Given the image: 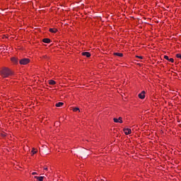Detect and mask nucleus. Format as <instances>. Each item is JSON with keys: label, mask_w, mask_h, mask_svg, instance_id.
<instances>
[{"label": "nucleus", "mask_w": 181, "mask_h": 181, "mask_svg": "<svg viewBox=\"0 0 181 181\" xmlns=\"http://www.w3.org/2000/svg\"><path fill=\"white\" fill-rule=\"evenodd\" d=\"M1 74H2L3 77H8V76H9L11 74V70H9V69H8V68H4L1 71Z\"/></svg>", "instance_id": "f257e3e1"}, {"label": "nucleus", "mask_w": 181, "mask_h": 181, "mask_svg": "<svg viewBox=\"0 0 181 181\" xmlns=\"http://www.w3.org/2000/svg\"><path fill=\"white\" fill-rule=\"evenodd\" d=\"M30 59H28V58H24L20 60V64H23V66H25V64H28V63H30Z\"/></svg>", "instance_id": "f03ea898"}, {"label": "nucleus", "mask_w": 181, "mask_h": 181, "mask_svg": "<svg viewBox=\"0 0 181 181\" xmlns=\"http://www.w3.org/2000/svg\"><path fill=\"white\" fill-rule=\"evenodd\" d=\"M145 94H146L145 90L141 91V93L138 95L139 98H140V100H145Z\"/></svg>", "instance_id": "7ed1b4c3"}, {"label": "nucleus", "mask_w": 181, "mask_h": 181, "mask_svg": "<svg viewBox=\"0 0 181 181\" xmlns=\"http://www.w3.org/2000/svg\"><path fill=\"white\" fill-rule=\"evenodd\" d=\"M123 132L125 134V135H130V134H132V130L129 128H126L123 129Z\"/></svg>", "instance_id": "20e7f679"}, {"label": "nucleus", "mask_w": 181, "mask_h": 181, "mask_svg": "<svg viewBox=\"0 0 181 181\" xmlns=\"http://www.w3.org/2000/svg\"><path fill=\"white\" fill-rule=\"evenodd\" d=\"M114 122L119 123V124H122V117H119V118H114L113 119Z\"/></svg>", "instance_id": "39448f33"}, {"label": "nucleus", "mask_w": 181, "mask_h": 181, "mask_svg": "<svg viewBox=\"0 0 181 181\" xmlns=\"http://www.w3.org/2000/svg\"><path fill=\"white\" fill-rule=\"evenodd\" d=\"M164 59H165V60H168L170 63H175V59H173V58H169L168 55L164 56Z\"/></svg>", "instance_id": "423d86ee"}, {"label": "nucleus", "mask_w": 181, "mask_h": 181, "mask_svg": "<svg viewBox=\"0 0 181 181\" xmlns=\"http://www.w3.org/2000/svg\"><path fill=\"white\" fill-rule=\"evenodd\" d=\"M82 56H85L86 57H90L91 54L88 52H82Z\"/></svg>", "instance_id": "0eeeda50"}, {"label": "nucleus", "mask_w": 181, "mask_h": 181, "mask_svg": "<svg viewBox=\"0 0 181 181\" xmlns=\"http://www.w3.org/2000/svg\"><path fill=\"white\" fill-rule=\"evenodd\" d=\"M45 177H37V176H34V179H37V180L38 181H43V179H44Z\"/></svg>", "instance_id": "6e6552de"}, {"label": "nucleus", "mask_w": 181, "mask_h": 181, "mask_svg": "<svg viewBox=\"0 0 181 181\" xmlns=\"http://www.w3.org/2000/svg\"><path fill=\"white\" fill-rule=\"evenodd\" d=\"M49 32L51 33H57V28H49Z\"/></svg>", "instance_id": "1a4fd4ad"}, {"label": "nucleus", "mask_w": 181, "mask_h": 181, "mask_svg": "<svg viewBox=\"0 0 181 181\" xmlns=\"http://www.w3.org/2000/svg\"><path fill=\"white\" fill-rule=\"evenodd\" d=\"M42 42H43L44 43H50V39H49V38H44V39L42 40Z\"/></svg>", "instance_id": "9d476101"}, {"label": "nucleus", "mask_w": 181, "mask_h": 181, "mask_svg": "<svg viewBox=\"0 0 181 181\" xmlns=\"http://www.w3.org/2000/svg\"><path fill=\"white\" fill-rule=\"evenodd\" d=\"M64 105V103H62V102H59V103H57L55 106L56 107H63V105Z\"/></svg>", "instance_id": "9b49d317"}, {"label": "nucleus", "mask_w": 181, "mask_h": 181, "mask_svg": "<svg viewBox=\"0 0 181 181\" xmlns=\"http://www.w3.org/2000/svg\"><path fill=\"white\" fill-rule=\"evenodd\" d=\"M49 84H50V86H54V84H56V81H54V80H49Z\"/></svg>", "instance_id": "f8f14e48"}, {"label": "nucleus", "mask_w": 181, "mask_h": 181, "mask_svg": "<svg viewBox=\"0 0 181 181\" xmlns=\"http://www.w3.org/2000/svg\"><path fill=\"white\" fill-rule=\"evenodd\" d=\"M11 62L13 63H18V59L16 57H12L11 58Z\"/></svg>", "instance_id": "ddd939ff"}, {"label": "nucleus", "mask_w": 181, "mask_h": 181, "mask_svg": "<svg viewBox=\"0 0 181 181\" xmlns=\"http://www.w3.org/2000/svg\"><path fill=\"white\" fill-rule=\"evenodd\" d=\"M115 55L118 56L119 57H122L123 56L122 53H118V52L115 53Z\"/></svg>", "instance_id": "4468645a"}, {"label": "nucleus", "mask_w": 181, "mask_h": 181, "mask_svg": "<svg viewBox=\"0 0 181 181\" xmlns=\"http://www.w3.org/2000/svg\"><path fill=\"white\" fill-rule=\"evenodd\" d=\"M32 155H35L37 151H36V149L35 148H33V150H32Z\"/></svg>", "instance_id": "2eb2a0df"}, {"label": "nucleus", "mask_w": 181, "mask_h": 181, "mask_svg": "<svg viewBox=\"0 0 181 181\" xmlns=\"http://www.w3.org/2000/svg\"><path fill=\"white\" fill-rule=\"evenodd\" d=\"M73 111H74V112H77V111H79V112H80V109H79L78 107H75V108L73 109Z\"/></svg>", "instance_id": "dca6fc26"}, {"label": "nucleus", "mask_w": 181, "mask_h": 181, "mask_svg": "<svg viewBox=\"0 0 181 181\" xmlns=\"http://www.w3.org/2000/svg\"><path fill=\"white\" fill-rule=\"evenodd\" d=\"M176 57H177V59H181V54H176Z\"/></svg>", "instance_id": "f3484780"}, {"label": "nucleus", "mask_w": 181, "mask_h": 181, "mask_svg": "<svg viewBox=\"0 0 181 181\" xmlns=\"http://www.w3.org/2000/svg\"><path fill=\"white\" fill-rule=\"evenodd\" d=\"M32 175H37V173L33 172V173H32Z\"/></svg>", "instance_id": "a211bd4d"}, {"label": "nucleus", "mask_w": 181, "mask_h": 181, "mask_svg": "<svg viewBox=\"0 0 181 181\" xmlns=\"http://www.w3.org/2000/svg\"><path fill=\"white\" fill-rule=\"evenodd\" d=\"M137 57H138L139 59H143L142 57L137 56Z\"/></svg>", "instance_id": "6ab92c4d"}, {"label": "nucleus", "mask_w": 181, "mask_h": 181, "mask_svg": "<svg viewBox=\"0 0 181 181\" xmlns=\"http://www.w3.org/2000/svg\"><path fill=\"white\" fill-rule=\"evenodd\" d=\"M44 170H47V167L44 168Z\"/></svg>", "instance_id": "aec40b11"}, {"label": "nucleus", "mask_w": 181, "mask_h": 181, "mask_svg": "<svg viewBox=\"0 0 181 181\" xmlns=\"http://www.w3.org/2000/svg\"><path fill=\"white\" fill-rule=\"evenodd\" d=\"M2 136H6V135H5V134H2Z\"/></svg>", "instance_id": "412c9836"}]
</instances>
